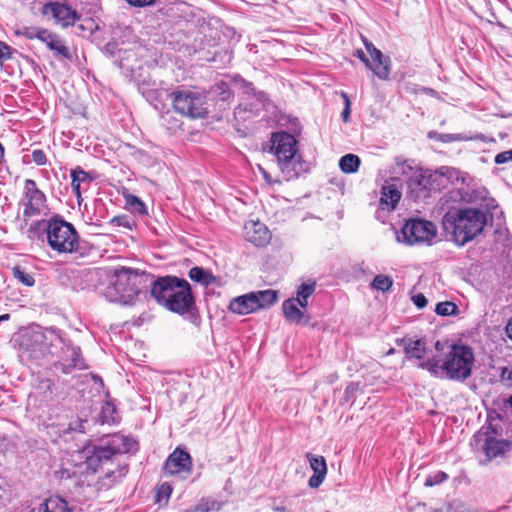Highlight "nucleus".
I'll list each match as a JSON object with an SVG mask.
<instances>
[{"label":"nucleus","mask_w":512,"mask_h":512,"mask_svg":"<svg viewBox=\"0 0 512 512\" xmlns=\"http://www.w3.org/2000/svg\"><path fill=\"white\" fill-rule=\"evenodd\" d=\"M506 333L507 336L512 340V318L508 321L506 325Z\"/></svg>","instance_id":"55"},{"label":"nucleus","mask_w":512,"mask_h":512,"mask_svg":"<svg viewBox=\"0 0 512 512\" xmlns=\"http://www.w3.org/2000/svg\"><path fill=\"white\" fill-rule=\"evenodd\" d=\"M3 156H4V147L0 143V158H3Z\"/></svg>","instance_id":"60"},{"label":"nucleus","mask_w":512,"mask_h":512,"mask_svg":"<svg viewBox=\"0 0 512 512\" xmlns=\"http://www.w3.org/2000/svg\"><path fill=\"white\" fill-rule=\"evenodd\" d=\"M437 237V228L431 221L421 218H410L406 220L397 234V241L408 246L434 244Z\"/></svg>","instance_id":"9"},{"label":"nucleus","mask_w":512,"mask_h":512,"mask_svg":"<svg viewBox=\"0 0 512 512\" xmlns=\"http://www.w3.org/2000/svg\"><path fill=\"white\" fill-rule=\"evenodd\" d=\"M448 479V475L443 471H436L432 474H429L424 482L426 487H432L438 484L443 483Z\"/></svg>","instance_id":"37"},{"label":"nucleus","mask_w":512,"mask_h":512,"mask_svg":"<svg viewBox=\"0 0 512 512\" xmlns=\"http://www.w3.org/2000/svg\"><path fill=\"white\" fill-rule=\"evenodd\" d=\"M43 43H45L47 48L53 52L55 58L68 60L72 59V53L65 45V42L57 34L49 31L44 38Z\"/></svg>","instance_id":"20"},{"label":"nucleus","mask_w":512,"mask_h":512,"mask_svg":"<svg viewBox=\"0 0 512 512\" xmlns=\"http://www.w3.org/2000/svg\"><path fill=\"white\" fill-rule=\"evenodd\" d=\"M191 280L204 286L212 285L216 282V277L203 267L195 266L188 273Z\"/></svg>","instance_id":"26"},{"label":"nucleus","mask_w":512,"mask_h":512,"mask_svg":"<svg viewBox=\"0 0 512 512\" xmlns=\"http://www.w3.org/2000/svg\"><path fill=\"white\" fill-rule=\"evenodd\" d=\"M150 281H152L151 275L145 272L128 267L116 268L104 295L111 302L132 305L138 296L147 289Z\"/></svg>","instance_id":"6"},{"label":"nucleus","mask_w":512,"mask_h":512,"mask_svg":"<svg viewBox=\"0 0 512 512\" xmlns=\"http://www.w3.org/2000/svg\"><path fill=\"white\" fill-rule=\"evenodd\" d=\"M54 382L48 378L42 379L39 381L37 389L40 390L43 394H53Z\"/></svg>","instance_id":"40"},{"label":"nucleus","mask_w":512,"mask_h":512,"mask_svg":"<svg viewBox=\"0 0 512 512\" xmlns=\"http://www.w3.org/2000/svg\"><path fill=\"white\" fill-rule=\"evenodd\" d=\"M400 198H401V193L396 188L395 185L383 186L382 191H381L379 206L381 209H386L388 211H392L396 208Z\"/></svg>","instance_id":"22"},{"label":"nucleus","mask_w":512,"mask_h":512,"mask_svg":"<svg viewBox=\"0 0 512 512\" xmlns=\"http://www.w3.org/2000/svg\"><path fill=\"white\" fill-rule=\"evenodd\" d=\"M271 151L276 156L277 164L286 180L299 177L309 169L297 150V140L288 132H275L271 136Z\"/></svg>","instance_id":"7"},{"label":"nucleus","mask_w":512,"mask_h":512,"mask_svg":"<svg viewBox=\"0 0 512 512\" xmlns=\"http://www.w3.org/2000/svg\"><path fill=\"white\" fill-rule=\"evenodd\" d=\"M364 45L369 53L372 61L371 70L373 73L381 80H387L390 75V58L385 57L383 53L377 49L371 42L367 39H364Z\"/></svg>","instance_id":"15"},{"label":"nucleus","mask_w":512,"mask_h":512,"mask_svg":"<svg viewBox=\"0 0 512 512\" xmlns=\"http://www.w3.org/2000/svg\"><path fill=\"white\" fill-rule=\"evenodd\" d=\"M180 125H181V124H180V122H179L178 120H176V119H175V125H174L175 130H176L177 128H179V127H180Z\"/></svg>","instance_id":"61"},{"label":"nucleus","mask_w":512,"mask_h":512,"mask_svg":"<svg viewBox=\"0 0 512 512\" xmlns=\"http://www.w3.org/2000/svg\"><path fill=\"white\" fill-rule=\"evenodd\" d=\"M354 384H350L347 386L346 390H345V394L348 395L350 392H352L354 390Z\"/></svg>","instance_id":"58"},{"label":"nucleus","mask_w":512,"mask_h":512,"mask_svg":"<svg viewBox=\"0 0 512 512\" xmlns=\"http://www.w3.org/2000/svg\"><path fill=\"white\" fill-rule=\"evenodd\" d=\"M190 469L191 457L187 452L180 449H176L170 454L164 464L165 473L170 475L189 472Z\"/></svg>","instance_id":"16"},{"label":"nucleus","mask_w":512,"mask_h":512,"mask_svg":"<svg viewBox=\"0 0 512 512\" xmlns=\"http://www.w3.org/2000/svg\"><path fill=\"white\" fill-rule=\"evenodd\" d=\"M23 206V218L27 223L29 218L44 214L46 206L45 194L37 188L36 182L32 179H26L24 184V194L19 202Z\"/></svg>","instance_id":"12"},{"label":"nucleus","mask_w":512,"mask_h":512,"mask_svg":"<svg viewBox=\"0 0 512 512\" xmlns=\"http://www.w3.org/2000/svg\"><path fill=\"white\" fill-rule=\"evenodd\" d=\"M254 294L252 292L238 296L230 301L229 310L233 313L246 315L256 312Z\"/></svg>","instance_id":"21"},{"label":"nucleus","mask_w":512,"mask_h":512,"mask_svg":"<svg viewBox=\"0 0 512 512\" xmlns=\"http://www.w3.org/2000/svg\"><path fill=\"white\" fill-rule=\"evenodd\" d=\"M171 492H172V489H171L170 485L162 484L158 489L157 496L160 498L163 495L166 498H168L170 496Z\"/></svg>","instance_id":"49"},{"label":"nucleus","mask_w":512,"mask_h":512,"mask_svg":"<svg viewBox=\"0 0 512 512\" xmlns=\"http://www.w3.org/2000/svg\"><path fill=\"white\" fill-rule=\"evenodd\" d=\"M511 160H512V150L500 152L495 156V159H494L496 164H504Z\"/></svg>","instance_id":"44"},{"label":"nucleus","mask_w":512,"mask_h":512,"mask_svg":"<svg viewBox=\"0 0 512 512\" xmlns=\"http://www.w3.org/2000/svg\"><path fill=\"white\" fill-rule=\"evenodd\" d=\"M44 226L50 248L58 253H78L80 251L79 235L74 226L59 218L49 221H37L29 228V233Z\"/></svg>","instance_id":"8"},{"label":"nucleus","mask_w":512,"mask_h":512,"mask_svg":"<svg viewBox=\"0 0 512 512\" xmlns=\"http://www.w3.org/2000/svg\"><path fill=\"white\" fill-rule=\"evenodd\" d=\"M174 110L192 119L202 118L206 115L204 97L191 90H176L169 95Z\"/></svg>","instance_id":"10"},{"label":"nucleus","mask_w":512,"mask_h":512,"mask_svg":"<svg viewBox=\"0 0 512 512\" xmlns=\"http://www.w3.org/2000/svg\"><path fill=\"white\" fill-rule=\"evenodd\" d=\"M246 110L244 108H242L241 106H238L235 110H234V116L235 118H238V117H241V114L245 113Z\"/></svg>","instance_id":"56"},{"label":"nucleus","mask_w":512,"mask_h":512,"mask_svg":"<svg viewBox=\"0 0 512 512\" xmlns=\"http://www.w3.org/2000/svg\"><path fill=\"white\" fill-rule=\"evenodd\" d=\"M315 289V282L302 283L297 288L296 298H293V300H296L299 306L305 310L308 306V298L313 295Z\"/></svg>","instance_id":"27"},{"label":"nucleus","mask_w":512,"mask_h":512,"mask_svg":"<svg viewBox=\"0 0 512 512\" xmlns=\"http://www.w3.org/2000/svg\"><path fill=\"white\" fill-rule=\"evenodd\" d=\"M361 160L355 154H346L339 160V168L342 172L351 174L358 171Z\"/></svg>","instance_id":"28"},{"label":"nucleus","mask_w":512,"mask_h":512,"mask_svg":"<svg viewBox=\"0 0 512 512\" xmlns=\"http://www.w3.org/2000/svg\"><path fill=\"white\" fill-rule=\"evenodd\" d=\"M474 441L477 443H483L482 450L488 461L500 456H505L511 449V443L509 441L497 439L494 436L489 435L488 431H478L474 435Z\"/></svg>","instance_id":"13"},{"label":"nucleus","mask_w":512,"mask_h":512,"mask_svg":"<svg viewBox=\"0 0 512 512\" xmlns=\"http://www.w3.org/2000/svg\"><path fill=\"white\" fill-rule=\"evenodd\" d=\"M43 14H51L58 24L66 28L73 26L80 19V15L69 5L60 2H49L43 6Z\"/></svg>","instance_id":"14"},{"label":"nucleus","mask_w":512,"mask_h":512,"mask_svg":"<svg viewBox=\"0 0 512 512\" xmlns=\"http://www.w3.org/2000/svg\"><path fill=\"white\" fill-rule=\"evenodd\" d=\"M32 160L37 165H45L47 163V158L43 150L35 149L32 151Z\"/></svg>","instance_id":"42"},{"label":"nucleus","mask_w":512,"mask_h":512,"mask_svg":"<svg viewBox=\"0 0 512 512\" xmlns=\"http://www.w3.org/2000/svg\"><path fill=\"white\" fill-rule=\"evenodd\" d=\"M420 169L421 168H418L417 166L413 165V162L401 158H396L394 165V173L406 176L408 180L411 178V176H414V174H416V171H419Z\"/></svg>","instance_id":"29"},{"label":"nucleus","mask_w":512,"mask_h":512,"mask_svg":"<svg viewBox=\"0 0 512 512\" xmlns=\"http://www.w3.org/2000/svg\"><path fill=\"white\" fill-rule=\"evenodd\" d=\"M441 176L432 170L420 169L407 182L408 194L415 201L428 198L432 192L441 190Z\"/></svg>","instance_id":"11"},{"label":"nucleus","mask_w":512,"mask_h":512,"mask_svg":"<svg viewBox=\"0 0 512 512\" xmlns=\"http://www.w3.org/2000/svg\"><path fill=\"white\" fill-rule=\"evenodd\" d=\"M241 84L243 85V87L246 89L245 91L247 93H249L250 91L253 90V87H252V83L250 82H246L244 79H241Z\"/></svg>","instance_id":"54"},{"label":"nucleus","mask_w":512,"mask_h":512,"mask_svg":"<svg viewBox=\"0 0 512 512\" xmlns=\"http://www.w3.org/2000/svg\"><path fill=\"white\" fill-rule=\"evenodd\" d=\"M255 307L256 310L267 309L271 307L278 298L277 292L271 289L254 291Z\"/></svg>","instance_id":"24"},{"label":"nucleus","mask_w":512,"mask_h":512,"mask_svg":"<svg viewBox=\"0 0 512 512\" xmlns=\"http://www.w3.org/2000/svg\"><path fill=\"white\" fill-rule=\"evenodd\" d=\"M452 344H449L448 342H441V341H437L435 343V350L437 352H440L442 353L443 355V358L445 357V352L447 351V346H451Z\"/></svg>","instance_id":"51"},{"label":"nucleus","mask_w":512,"mask_h":512,"mask_svg":"<svg viewBox=\"0 0 512 512\" xmlns=\"http://www.w3.org/2000/svg\"><path fill=\"white\" fill-rule=\"evenodd\" d=\"M433 173H437L441 176V189L445 188L449 183H451L454 179H458L459 171L452 167L442 166L439 169L432 171Z\"/></svg>","instance_id":"30"},{"label":"nucleus","mask_w":512,"mask_h":512,"mask_svg":"<svg viewBox=\"0 0 512 512\" xmlns=\"http://www.w3.org/2000/svg\"><path fill=\"white\" fill-rule=\"evenodd\" d=\"M500 381L508 386H512V369L508 367H501L500 368Z\"/></svg>","instance_id":"41"},{"label":"nucleus","mask_w":512,"mask_h":512,"mask_svg":"<svg viewBox=\"0 0 512 512\" xmlns=\"http://www.w3.org/2000/svg\"><path fill=\"white\" fill-rule=\"evenodd\" d=\"M49 31L47 29L41 28V27H24L19 34L24 36L27 39L33 40L38 39L41 42L44 41V38L46 37L47 33Z\"/></svg>","instance_id":"31"},{"label":"nucleus","mask_w":512,"mask_h":512,"mask_svg":"<svg viewBox=\"0 0 512 512\" xmlns=\"http://www.w3.org/2000/svg\"><path fill=\"white\" fill-rule=\"evenodd\" d=\"M275 512H289L285 506H273Z\"/></svg>","instance_id":"57"},{"label":"nucleus","mask_w":512,"mask_h":512,"mask_svg":"<svg viewBox=\"0 0 512 512\" xmlns=\"http://www.w3.org/2000/svg\"><path fill=\"white\" fill-rule=\"evenodd\" d=\"M435 312L441 316L455 315L458 312V307L450 301L440 302L436 305Z\"/></svg>","instance_id":"35"},{"label":"nucleus","mask_w":512,"mask_h":512,"mask_svg":"<svg viewBox=\"0 0 512 512\" xmlns=\"http://www.w3.org/2000/svg\"><path fill=\"white\" fill-rule=\"evenodd\" d=\"M71 178L72 181L80 185L81 183H90L93 180L90 174L80 167H77L76 169L71 171Z\"/></svg>","instance_id":"38"},{"label":"nucleus","mask_w":512,"mask_h":512,"mask_svg":"<svg viewBox=\"0 0 512 512\" xmlns=\"http://www.w3.org/2000/svg\"><path fill=\"white\" fill-rule=\"evenodd\" d=\"M507 403L512 408V395L508 398Z\"/></svg>","instance_id":"62"},{"label":"nucleus","mask_w":512,"mask_h":512,"mask_svg":"<svg viewBox=\"0 0 512 512\" xmlns=\"http://www.w3.org/2000/svg\"><path fill=\"white\" fill-rule=\"evenodd\" d=\"M341 96L344 101V109L341 113V118L343 122L347 123L350 119V113H351V101L347 93L341 92Z\"/></svg>","instance_id":"39"},{"label":"nucleus","mask_w":512,"mask_h":512,"mask_svg":"<svg viewBox=\"0 0 512 512\" xmlns=\"http://www.w3.org/2000/svg\"><path fill=\"white\" fill-rule=\"evenodd\" d=\"M245 238L255 246H264L269 243L271 234L268 228L259 221L247 222L244 226Z\"/></svg>","instance_id":"17"},{"label":"nucleus","mask_w":512,"mask_h":512,"mask_svg":"<svg viewBox=\"0 0 512 512\" xmlns=\"http://www.w3.org/2000/svg\"><path fill=\"white\" fill-rule=\"evenodd\" d=\"M298 306L299 304L296 300H293V298H289L283 302L282 310L286 320L296 324L308 323L309 317L306 315L305 310Z\"/></svg>","instance_id":"19"},{"label":"nucleus","mask_w":512,"mask_h":512,"mask_svg":"<svg viewBox=\"0 0 512 512\" xmlns=\"http://www.w3.org/2000/svg\"><path fill=\"white\" fill-rule=\"evenodd\" d=\"M412 300H413V303L415 304V306L417 308H419V309L424 308L427 305V302H428L426 297L422 293L414 295L412 297Z\"/></svg>","instance_id":"46"},{"label":"nucleus","mask_w":512,"mask_h":512,"mask_svg":"<svg viewBox=\"0 0 512 512\" xmlns=\"http://www.w3.org/2000/svg\"><path fill=\"white\" fill-rule=\"evenodd\" d=\"M33 345L32 348H26L29 358L40 360L45 358L47 346L45 341L50 339L51 347L58 348L59 352L56 353L49 350V354L54 360L51 364L55 370H59L64 374H70L74 370H83L87 366L83 357L81 356V350L78 346L72 345L70 342H66L56 329H49L46 333H35L32 335Z\"/></svg>","instance_id":"2"},{"label":"nucleus","mask_w":512,"mask_h":512,"mask_svg":"<svg viewBox=\"0 0 512 512\" xmlns=\"http://www.w3.org/2000/svg\"><path fill=\"white\" fill-rule=\"evenodd\" d=\"M218 88L222 90L221 92V99L226 101L231 97V93L227 88V85L225 83H221L218 85Z\"/></svg>","instance_id":"52"},{"label":"nucleus","mask_w":512,"mask_h":512,"mask_svg":"<svg viewBox=\"0 0 512 512\" xmlns=\"http://www.w3.org/2000/svg\"><path fill=\"white\" fill-rule=\"evenodd\" d=\"M12 48L6 43L0 41V62L9 60L12 56Z\"/></svg>","instance_id":"43"},{"label":"nucleus","mask_w":512,"mask_h":512,"mask_svg":"<svg viewBox=\"0 0 512 512\" xmlns=\"http://www.w3.org/2000/svg\"><path fill=\"white\" fill-rule=\"evenodd\" d=\"M222 507V503L212 500V499H203L196 507L195 512H210V511H219Z\"/></svg>","instance_id":"36"},{"label":"nucleus","mask_w":512,"mask_h":512,"mask_svg":"<svg viewBox=\"0 0 512 512\" xmlns=\"http://www.w3.org/2000/svg\"><path fill=\"white\" fill-rule=\"evenodd\" d=\"M487 224V214L478 208L449 210L442 218L446 234L458 246H464L477 237Z\"/></svg>","instance_id":"4"},{"label":"nucleus","mask_w":512,"mask_h":512,"mask_svg":"<svg viewBox=\"0 0 512 512\" xmlns=\"http://www.w3.org/2000/svg\"><path fill=\"white\" fill-rule=\"evenodd\" d=\"M12 273L15 279L27 287H31L35 283L34 277L20 266L13 267Z\"/></svg>","instance_id":"34"},{"label":"nucleus","mask_w":512,"mask_h":512,"mask_svg":"<svg viewBox=\"0 0 512 512\" xmlns=\"http://www.w3.org/2000/svg\"><path fill=\"white\" fill-rule=\"evenodd\" d=\"M135 446L133 439L120 434L108 436L94 446L92 455L87 458V465L94 471L100 470L103 473L99 479L102 488H110L126 475L128 464L123 460L124 455Z\"/></svg>","instance_id":"1"},{"label":"nucleus","mask_w":512,"mask_h":512,"mask_svg":"<svg viewBox=\"0 0 512 512\" xmlns=\"http://www.w3.org/2000/svg\"><path fill=\"white\" fill-rule=\"evenodd\" d=\"M474 361L475 356L471 347L452 344L447 346L445 357L441 360L435 357L428 358L418 366L434 377H441V373L444 372L448 379L463 382L471 376Z\"/></svg>","instance_id":"3"},{"label":"nucleus","mask_w":512,"mask_h":512,"mask_svg":"<svg viewBox=\"0 0 512 512\" xmlns=\"http://www.w3.org/2000/svg\"><path fill=\"white\" fill-rule=\"evenodd\" d=\"M8 319H9V314H4V315L0 316V321L8 320Z\"/></svg>","instance_id":"59"},{"label":"nucleus","mask_w":512,"mask_h":512,"mask_svg":"<svg viewBox=\"0 0 512 512\" xmlns=\"http://www.w3.org/2000/svg\"><path fill=\"white\" fill-rule=\"evenodd\" d=\"M393 285V279L387 275H376L371 283V287L375 290L386 292Z\"/></svg>","instance_id":"33"},{"label":"nucleus","mask_w":512,"mask_h":512,"mask_svg":"<svg viewBox=\"0 0 512 512\" xmlns=\"http://www.w3.org/2000/svg\"><path fill=\"white\" fill-rule=\"evenodd\" d=\"M128 4L135 7H146L154 3L155 0H125Z\"/></svg>","instance_id":"48"},{"label":"nucleus","mask_w":512,"mask_h":512,"mask_svg":"<svg viewBox=\"0 0 512 512\" xmlns=\"http://www.w3.org/2000/svg\"><path fill=\"white\" fill-rule=\"evenodd\" d=\"M39 512H71L68 503L58 497H50L39 506Z\"/></svg>","instance_id":"25"},{"label":"nucleus","mask_w":512,"mask_h":512,"mask_svg":"<svg viewBox=\"0 0 512 512\" xmlns=\"http://www.w3.org/2000/svg\"><path fill=\"white\" fill-rule=\"evenodd\" d=\"M401 343L404 344V352L408 358H415L418 360L424 358L426 352V344L424 340L402 339Z\"/></svg>","instance_id":"23"},{"label":"nucleus","mask_w":512,"mask_h":512,"mask_svg":"<svg viewBox=\"0 0 512 512\" xmlns=\"http://www.w3.org/2000/svg\"><path fill=\"white\" fill-rule=\"evenodd\" d=\"M126 204L129 206V209L138 215H146L147 214V208L144 202L134 195H128L126 196Z\"/></svg>","instance_id":"32"},{"label":"nucleus","mask_w":512,"mask_h":512,"mask_svg":"<svg viewBox=\"0 0 512 512\" xmlns=\"http://www.w3.org/2000/svg\"><path fill=\"white\" fill-rule=\"evenodd\" d=\"M151 282V295L160 305L178 314L191 310L194 298L191 286L185 279L164 276Z\"/></svg>","instance_id":"5"},{"label":"nucleus","mask_w":512,"mask_h":512,"mask_svg":"<svg viewBox=\"0 0 512 512\" xmlns=\"http://www.w3.org/2000/svg\"><path fill=\"white\" fill-rule=\"evenodd\" d=\"M434 135H437L436 139L441 142H451L457 139L453 134H437L436 132H429L430 138H434Z\"/></svg>","instance_id":"45"},{"label":"nucleus","mask_w":512,"mask_h":512,"mask_svg":"<svg viewBox=\"0 0 512 512\" xmlns=\"http://www.w3.org/2000/svg\"><path fill=\"white\" fill-rule=\"evenodd\" d=\"M355 56H357L365 64L367 68H372L371 61L366 57L365 53L362 50H357L355 52Z\"/></svg>","instance_id":"50"},{"label":"nucleus","mask_w":512,"mask_h":512,"mask_svg":"<svg viewBox=\"0 0 512 512\" xmlns=\"http://www.w3.org/2000/svg\"><path fill=\"white\" fill-rule=\"evenodd\" d=\"M306 458L309 461L313 475L308 480V485L312 489L318 488L325 480L327 474V464L323 456L307 453Z\"/></svg>","instance_id":"18"},{"label":"nucleus","mask_w":512,"mask_h":512,"mask_svg":"<svg viewBox=\"0 0 512 512\" xmlns=\"http://www.w3.org/2000/svg\"><path fill=\"white\" fill-rule=\"evenodd\" d=\"M72 190L77 197H80V184L72 181L71 182Z\"/></svg>","instance_id":"53"},{"label":"nucleus","mask_w":512,"mask_h":512,"mask_svg":"<svg viewBox=\"0 0 512 512\" xmlns=\"http://www.w3.org/2000/svg\"><path fill=\"white\" fill-rule=\"evenodd\" d=\"M111 223H115L117 226L131 227L127 216H115L112 218Z\"/></svg>","instance_id":"47"}]
</instances>
